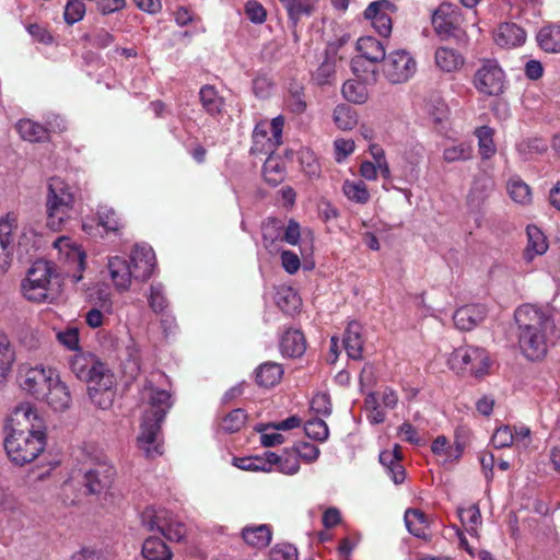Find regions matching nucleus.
I'll return each mask as SVG.
<instances>
[{
  "instance_id": "49",
  "label": "nucleus",
  "mask_w": 560,
  "mask_h": 560,
  "mask_svg": "<svg viewBox=\"0 0 560 560\" xmlns=\"http://www.w3.org/2000/svg\"><path fill=\"white\" fill-rule=\"evenodd\" d=\"M148 301L149 306L154 313L161 314L167 312L168 301L164 294V287L162 283L151 285Z\"/></svg>"
},
{
  "instance_id": "36",
  "label": "nucleus",
  "mask_w": 560,
  "mask_h": 560,
  "mask_svg": "<svg viewBox=\"0 0 560 560\" xmlns=\"http://www.w3.org/2000/svg\"><path fill=\"white\" fill-rule=\"evenodd\" d=\"M283 375L281 364L276 362H265L256 370V382L262 387H272L280 382Z\"/></svg>"
},
{
  "instance_id": "62",
  "label": "nucleus",
  "mask_w": 560,
  "mask_h": 560,
  "mask_svg": "<svg viewBox=\"0 0 560 560\" xmlns=\"http://www.w3.org/2000/svg\"><path fill=\"white\" fill-rule=\"evenodd\" d=\"M293 446H296V455L300 460L312 463L316 460L319 455V448L313 443L300 442L295 443Z\"/></svg>"
},
{
  "instance_id": "52",
  "label": "nucleus",
  "mask_w": 560,
  "mask_h": 560,
  "mask_svg": "<svg viewBox=\"0 0 560 560\" xmlns=\"http://www.w3.org/2000/svg\"><path fill=\"white\" fill-rule=\"evenodd\" d=\"M304 432L314 441H325L328 436V427L323 419L314 418L306 421Z\"/></svg>"
},
{
  "instance_id": "2",
  "label": "nucleus",
  "mask_w": 560,
  "mask_h": 560,
  "mask_svg": "<svg viewBox=\"0 0 560 560\" xmlns=\"http://www.w3.org/2000/svg\"><path fill=\"white\" fill-rule=\"evenodd\" d=\"M10 433L4 448L10 460L24 466L35 460L46 447V432L43 420L30 405L14 409L9 419Z\"/></svg>"
},
{
  "instance_id": "29",
  "label": "nucleus",
  "mask_w": 560,
  "mask_h": 560,
  "mask_svg": "<svg viewBox=\"0 0 560 560\" xmlns=\"http://www.w3.org/2000/svg\"><path fill=\"white\" fill-rule=\"evenodd\" d=\"M98 225L102 226L107 233L120 235L125 229L126 223L122 217L113 208L107 205H100L96 210Z\"/></svg>"
},
{
  "instance_id": "9",
  "label": "nucleus",
  "mask_w": 560,
  "mask_h": 560,
  "mask_svg": "<svg viewBox=\"0 0 560 560\" xmlns=\"http://www.w3.org/2000/svg\"><path fill=\"white\" fill-rule=\"evenodd\" d=\"M518 331L544 332L553 335L556 324L552 311L548 306L523 304L514 313Z\"/></svg>"
},
{
  "instance_id": "25",
  "label": "nucleus",
  "mask_w": 560,
  "mask_h": 560,
  "mask_svg": "<svg viewBox=\"0 0 560 560\" xmlns=\"http://www.w3.org/2000/svg\"><path fill=\"white\" fill-rule=\"evenodd\" d=\"M493 188L494 182L491 177L487 175L476 177L467 196L469 209L474 212L479 211Z\"/></svg>"
},
{
  "instance_id": "47",
  "label": "nucleus",
  "mask_w": 560,
  "mask_h": 560,
  "mask_svg": "<svg viewBox=\"0 0 560 560\" xmlns=\"http://www.w3.org/2000/svg\"><path fill=\"white\" fill-rule=\"evenodd\" d=\"M459 518L468 533L476 534L477 526L481 522V513L477 504H472L467 509H458Z\"/></svg>"
},
{
  "instance_id": "34",
  "label": "nucleus",
  "mask_w": 560,
  "mask_h": 560,
  "mask_svg": "<svg viewBox=\"0 0 560 560\" xmlns=\"http://www.w3.org/2000/svg\"><path fill=\"white\" fill-rule=\"evenodd\" d=\"M528 244L524 252L526 261H532L535 256L542 255L548 249V244L544 233L535 225L527 226Z\"/></svg>"
},
{
  "instance_id": "5",
  "label": "nucleus",
  "mask_w": 560,
  "mask_h": 560,
  "mask_svg": "<svg viewBox=\"0 0 560 560\" xmlns=\"http://www.w3.org/2000/svg\"><path fill=\"white\" fill-rule=\"evenodd\" d=\"M60 288V275L48 260H36L21 282L23 296L32 302H51Z\"/></svg>"
},
{
  "instance_id": "26",
  "label": "nucleus",
  "mask_w": 560,
  "mask_h": 560,
  "mask_svg": "<svg viewBox=\"0 0 560 560\" xmlns=\"http://www.w3.org/2000/svg\"><path fill=\"white\" fill-rule=\"evenodd\" d=\"M283 234V220L267 218L261 224V236L264 247L271 254L278 253L281 248Z\"/></svg>"
},
{
  "instance_id": "61",
  "label": "nucleus",
  "mask_w": 560,
  "mask_h": 560,
  "mask_svg": "<svg viewBox=\"0 0 560 560\" xmlns=\"http://www.w3.org/2000/svg\"><path fill=\"white\" fill-rule=\"evenodd\" d=\"M90 44L93 47L104 49L115 42V36L106 28H97L89 36Z\"/></svg>"
},
{
  "instance_id": "23",
  "label": "nucleus",
  "mask_w": 560,
  "mask_h": 560,
  "mask_svg": "<svg viewBox=\"0 0 560 560\" xmlns=\"http://www.w3.org/2000/svg\"><path fill=\"white\" fill-rule=\"evenodd\" d=\"M107 268L116 290L119 292L129 290L132 281H135L130 262L122 257L115 256L109 258Z\"/></svg>"
},
{
  "instance_id": "8",
  "label": "nucleus",
  "mask_w": 560,
  "mask_h": 560,
  "mask_svg": "<svg viewBox=\"0 0 560 560\" xmlns=\"http://www.w3.org/2000/svg\"><path fill=\"white\" fill-rule=\"evenodd\" d=\"M450 368L457 373H470L481 377L488 373L490 360L485 349L464 346L456 348L448 358Z\"/></svg>"
},
{
  "instance_id": "15",
  "label": "nucleus",
  "mask_w": 560,
  "mask_h": 560,
  "mask_svg": "<svg viewBox=\"0 0 560 560\" xmlns=\"http://www.w3.org/2000/svg\"><path fill=\"white\" fill-rule=\"evenodd\" d=\"M383 73L392 84L407 82L416 72L417 63L411 55L404 49H398L385 55Z\"/></svg>"
},
{
  "instance_id": "22",
  "label": "nucleus",
  "mask_w": 560,
  "mask_h": 560,
  "mask_svg": "<svg viewBox=\"0 0 560 560\" xmlns=\"http://www.w3.org/2000/svg\"><path fill=\"white\" fill-rule=\"evenodd\" d=\"M487 314L485 305L467 304L455 311L453 320L459 330L470 331L486 319Z\"/></svg>"
},
{
  "instance_id": "54",
  "label": "nucleus",
  "mask_w": 560,
  "mask_h": 560,
  "mask_svg": "<svg viewBox=\"0 0 560 560\" xmlns=\"http://www.w3.org/2000/svg\"><path fill=\"white\" fill-rule=\"evenodd\" d=\"M375 368L371 363H366L359 374V388L361 393H371L376 385Z\"/></svg>"
},
{
  "instance_id": "45",
  "label": "nucleus",
  "mask_w": 560,
  "mask_h": 560,
  "mask_svg": "<svg viewBox=\"0 0 560 560\" xmlns=\"http://www.w3.org/2000/svg\"><path fill=\"white\" fill-rule=\"evenodd\" d=\"M299 160L302 167L303 173L310 179H316L320 176L322 168L318 160L314 155V153L310 150H301L299 153Z\"/></svg>"
},
{
  "instance_id": "57",
  "label": "nucleus",
  "mask_w": 560,
  "mask_h": 560,
  "mask_svg": "<svg viewBox=\"0 0 560 560\" xmlns=\"http://www.w3.org/2000/svg\"><path fill=\"white\" fill-rule=\"evenodd\" d=\"M352 74L355 77L352 78V82H358V86L352 85V104H364L369 98L368 85H371L372 83L363 81L361 71Z\"/></svg>"
},
{
  "instance_id": "35",
  "label": "nucleus",
  "mask_w": 560,
  "mask_h": 560,
  "mask_svg": "<svg viewBox=\"0 0 560 560\" xmlns=\"http://www.w3.org/2000/svg\"><path fill=\"white\" fill-rule=\"evenodd\" d=\"M200 103L207 114L211 116L220 115L224 108V98L213 85H203L199 92Z\"/></svg>"
},
{
  "instance_id": "32",
  "label": "nucleus",
  "mask_w": 560,
  "mask_h": 560,
  "mask_svg": "<svg viewBox=\"0 0 560 560\" xmlns=\"http://www.w3.org/2000/svg\"><path fill=\"white\" fill-rule=\"evenodd\" d=\"M287 10L288 18L295 27L303 15L313 14L318 0H279Z\"/></svg>"
},
{
  "instance_id": "53",
  "label": "nucleus",
  "mask_w": 560,
  "mask_h": 560,
  "mask_svg": "<svg viewBox=\"0 0 560 560\" xmlns=\"http://www.w3.org/2000/svg\"><path fill=\"white\" fill-rule=\"evenodd\" d=\"M85 14V4L81 0H70L67 2L63 19L67 24L73 25L81 21Z\"/></svg>"
},
{
  "instance_id": "21",
  "label": "nucleus",
  "mask_w": 560,
  "mask_h": 560,
  "mask_svg": "<svg viewBox=\"0 0 560 560\" xmlns=\"http://www.w3.org/2000/svg\"><path fill=\"white\" fill-rule=\"evenodd\" d=\"M550 338V334L518 331L521 351L530 361L541 360L546 357Z\"/></svg>"
},
{
  "instance_id": "19",
  "label": "nucleus",
  "mask_w": 560,
  "mask_h": 560,
  "mask_svg": "<svg viewBox=\"0 0 560 560\" xmlns=\"http://www.w3.org/2000/svg\"><path fill=\"white\" fill-rule=\"evenodd\" d=\"M396 5L389 0H377L371 2L364 10V18L372 22L373 27L384 37L392 33V16L396 12Z\"/></svg>"
},
{
  "instance_id": "16",
  "label": "nucleus",
  "mask_w": 560,
  "mask_h": 560,
  "mask_svg": "<svg viewBox=\"0 0 560 560\" xmlns=\"http://www.w3.org/2000/svg\"><path fill=\"white\" fill-rule=\"evenodd\" d=\"M115 468L106 460H97L86 468L82 476V483L88 494H101L113 483Z\"/></svg>"
},
{
  "instance_id": "46",
  "label": "nucleus",
  "mask_w": 560,
  "mask_h": 560,
  "mask_svg": "<svg viewBox=\"0 0 560 560\" xmlns=\"http://www.w3.org/2000/svg\"><path fill=\"white\" fill-rule=\"evenodd\" d=\"M349 332H350V323H348L347 326L345 327V334H343L341 343H339V338L338 337L332 336L330 338L329 352H328L327 358H326L328 363L335 364L337 362L341 349H345L346 352H347V355L350 357V350H349L350 336H349Z\"/></svg>"
},
{
  "instance_id": "60",
  "label": "nucleus",
  "mask_w": 560,
  "mask_h": 560,
  "mask_svg": "<svg viewBox=\"0 0 560 560\" xmlns=\"http://www.w3.org/2000/svg\"><path fill=\"white\" fill-rule=\"evenodd\" d=\"M492 445L495 448L509 447L514 442V434L509 425L501 427L495 430L491 438Z\"/></svg>"
},
{
  "instance_id": "17",
  "label": "nucleus",
  "mask_w": 560,
  "mask_h": 560,
  "mask_svg": "<svg viewBox=\"0 0 560 560\" xmlns=\"http://www.w3.org/2000/svg\"><path fill=\"white\" fill-rule=\"evenodd\" d=\"M16 230V214L11 212L0 219V275L11 267Z\"/></svg>"
},
{
  "instance_id": "50",
  "label": "nucleus",
  "mask_w": 560,
  "mask_h": 560,
  "mask_svg": "<svg viewBox=\"0 0 560 560\" xmlns=\"http://www.w3.org/2000/svg\"><path fill=\"white\" fill-rule=\"evenodd\" d=\"M472 148L470 144L462 142L457 145H452L443 151V159L447 163L457 161H467L472 158Z\"/></svg>"
},
{
  "instance_id": "7",
  "label": "nucleus",
  "mask_w": 560,
  "mask_h": 560,
  "mask_svg": "<svg viewBox=\"0 0 560 560\" xmlns=\"http://www.w3.org/2000/svg\"><path fill=\"white\" fill-rule=\"evenodd\" d=\"M463 15L456 5L442 3L432 15V25L442 40L454 39L457 45L465 46L468 35L463 27Z\"/></svg>"
},
{
  "instance_id": "38",
  "label": "nucleus",
  "mask_w": 560,
  "mask_h": 560,
  "mask_svg": "<svg viewBox=\"0 0 560 560\" xmlns=\"http://www.w3.org/2000/svg\"><path fill=\"white\" fill-rule=\"evenodd\" d=\"M142 556L145 560H172L170 548L160 537L155 536H150L144 540Z\"/></svg>"
},
{
  "instance_id": "18",
  "label": "nucleus",
  "mask_w": 560,
  "mask_h": 560,
  "mask_svg": "<svg viewBox=\"0 0 560 560\" xmlns=\"http://www.w3.org/2000/svg\"><path fill=\"white\" fill-rule=\"evenodd\" d=\"M66 122L59 116H54V121L48 120L47 126L40 125L31 119H21L16 124L19 135L30 142H43L48 140L50 132H62Z\"/></svg>"
},
{
  "instance_id": "39",
  "label": "nucleus",
  "mask_w": 560,
  "mask_h": 560,
  "mask_svg": "<svg viewBox=\"0 0 560 560\" xmlns=\"http://www.w3.org/2000/svg\"><path fill=\"white\" fill-rule=\"evenodd\" d=\"M405 523L410 534L419 538H427L428 518L422 511L408 509L405 513Z\"/></svg>"
},
{
  "instance_id": "1",
  "label": "nucleus",
  "mask_w": 560,
  "mask_h": 560,
  "mask_svg": "<svg viewBox=\"0 0 560 560\" xmlns=\"http://www.w3.org/2000/svg\"><path fill=\"white\" fill-rule=\"evenodd\" d=\"M57 340L67 349L77 351L69 359V366L78 380L88 383V395L91 401L100 409H109L116 395L115 375L110 369L93 353L79 349L80 338L77 327H68L57 332Z\"/></svg>"
},
{
  "instance_id": "40",
  "label": "nucleus",
  "mask_w": 560,
  "mask_h": 560,
  "mask_svg": "<svg viewBox=\"0 0 560 560\" xmlns=\"http://www.w3.org/2000/svg\"><path fill=\"white\" fill-rule=\"evenodd\" d=\"M537 40L539 46L547 52L560 51V26L551 25L542 27L538 35Z\"/></svg>"
},
{
  "instance_id": "14",
  "label": "nucleus",
  "mask_w": 560,
  "mask_h": 560,
  "mask_svg": "<svg viewBox=\"0 0 560 560\" xmlns=\"http://www.w3.org/2000/svg\"><path fill=\"white\" fill-rule=\"evenodd\" d=\"M56 376L55 370L45 368L43 364L36 366L23 364L19 372L22 388L36 399L46 394Z\"/></svg>"
},
{
  "instance_id": "58",
  "label": "nucleus",
  "mask_w": 560,
  "mask_h": 560,
  "mask_svg": "<svg viewBox=\"0 0 560 560\" xmlns=\"http://www.w3.org/2000/svg\"><path fill=\"white\" fill-rule=\"evenodd\" d=\"M270 560H298V549L291 544H277L270 550Z\"/></svg>"
},
{
  "instance_id": "4",
  "label": "nucleus",
  "mask_w": 560,
  "mask_h": 560,
  "mask_svg": "<svg viewBox=\"0 0 560 560\" xmlns=\"http://www.w3.org/2000/svg\"><path fill=\"white\" fill-rule=\"evenodd\" d=\"M75 188L61 177H51L47 186V226L60 231L75 214Z\"/></svg>"
},
{
  "instance_id": "42",
  "label": "nucleus",
  "mask_w": 560,
  "mask_h": 560,
  "mask_svg": "<svg viewBox=\"0 0 560 560\" xmlns=\"http://www.w3.org/2000/svg\"><path fill=\"white\" fill-rule=\"evenodd\" d=\"M277 305L287 314H293L301 307L302 301L291 288H285L277 293Z\"/></svg>"
},
{
  "instance_id": "27",
  "label": "nucleus",
  "mask_w": 560,
  "mask_h": 560,
  "mask_svg": "<svg viewBox=\"0 0 560 560\" xmlns=\"http://www.w3.org/2000/svg\"><path fill=\"white\" fill-rule=\"evenodd\" d=\"M39 399L45 400L54 410L63 411L70 407L71 395L68 386L57 375L46 394Z\"/></svg>"
},
{
  "instance_id": "64",
  "label": "nucleus",
  "mask_w": 560,
  "mask_h": 560,
  "mask_svg": "<svg viewBox=\"0 0 560 560\" xmlns=\"http://www.w3.org/2000/svg\"><path fill=\"white\" fill-rule=\"evenodd\" d=\"M70 560H115V558L107 552L82 549L74 553Z\"/></svg>"
},
{
  "instance_id": "13",
  "label": "nucleus",
  "mask_w": 560,
  "mask_h": 560,
  "mask_svg": "<svg viewBox=\"0 0 560 560\" xmlns=\"http://www.w3.org/2000/svg\"><path fill=\"white\" fill-rule=\"evenodd\" d=\"M54 247L58 250V260L63 266V273L71 278L73 283L79 282L85 268V253L65 236L56 240Z\"/></svg>"
},
{
  "instance_id": "44",
  "label": "nucleus",
  "mask_w": 560,
  "mask_h": 560,
  "mask_svg": "<svg viewBox=\"0 0 560 560\" xmlns=\"http://www.w3.org/2000/svg\"><path fill=\"white\" fill-rule=\"evenodd\" d=\"M508 191L510 197L515 202L526 205L532 200V191L529 186L518 177H513L509 180Z\"/></svg>"
},
{
  "instance_id": "41",
  "label": "nucleus",
  "mask_w": 560,
  "mask_h": 560,
  "mask_svg": "<svg viewBox=\"0 0 560 560\" xmlns=\"http://www.w3.org/2000/svg\"><path fill=\"white\" fill-rule=\"evenodd\" d=\"M478 138L479 153L483 160L492 158L497 148L493 142V130L488 126H482L476 130Z\"/></svg>"
},
{
  "instance_id": "63",
  "label": "nucleus",
  "mask_w": 560,
  "mask_h": 560,
  "mask_svg": "<svg viewBox=\"0 0 560 560\" xmlns=\"http://www.w3.org/2000/svg\"><path fill=\"white\" fill-rule=\"evenodd\" d=\"M245 12L247 18L256 24H261L266 21L267 12L265 8L256 0H249L245 4Z\"/></svg>"
},
{
  "instance_id": "43",
  "label": "nucleus",
  "mask_w": 560,
  "mask_h": 560,
  "mask_svg": "<svg viewBox=\"0 0 560 560\" xmlns=\"http://www.w3.org/2000/svg\"><path fill=\"white\" fill-rule=\"evenodd\" d=\"M15 360V351L7 335L0 334V380L4 378Z\"/></svg>"
},
{
  "instance_id": "33",
  "label": "nucleus",
  "mask_w": 560,
  "mask_h": 560,
  "mask_svg": "<svg viewBox=\"0 0 560 560\" xmlns=\"http://www.w3.org/2000/svg\"><path fill=\"white\" fill-rule=\"evenodd\" d=\"M262 175L265 180L272 186L281 184L287 175V167L282 158L270 154L264 163Z\"/></svg>"
},
{
  "instance_id": "10",
  "label": "nucleus",
  "mask_w": 560,
  "mask_h": 560,
  "mask_svg": "<svg viewBox=\"0 0 560 560\" xmlns=\"http://www.w3.org/2000/svg\"><path fill=\"white\" fill-rule=\"evenodd\" d=\"M284 127V117L277 116L271 121H259L253 131V144L250 153L273 154L275 150L282 143V131Z\"/></svg>"
},
{
  "instance_id": "12",
  "label": "nucleus",
  "mask_w": 560,
  "mask_h": 560,
  "mask_svg": "<svg viewBox=\"0 0 560 560\" xmlns=\"http://www.w3.org/2000/svg\"><path fill=\"white\" fill-rule=\"evenodd\" d=\"M474 86L487 96H499L505 89V74L497 60L485 59L474 75Z\"/></svg>"
},
{
  "instance_id": "3",
  "label": "nucleus",
  "mask_w": 560,
  "mask_h": 560,
  "mask_svg": "<svg viewBox=\"0 0 560 560\" xmlns=\"http://www.w3.org/2000/svg\"><path fill=\"white\" fill-rule=\"evenodd\" d=\"M155 376L164 377V374H152L143 384L141 392L142 421L137 444L147 458L153 459L163 454V439L161 425L173 406L170 392L160 389L154 385Z\"/></svg>"
},
{
  "instance_id": "30",
  "label": "nucleus",
  "mask_w": 560,
  "mask_h": 560,
  "mask_svg": "<svg viewBox=\"0 0 560 560\" xmlns=\"http://www.w3.org/2000/svg\"><path fill=\"white\" fill-rule=\"evenodd\" d=\"M495 43L502 47H515L526 39L525 31L515 23H503L495 33Z\"/></svg>"
},
{
  "instance_id": "20",
  "label": "nucleus",
  "mask_w": 560,
  "mask_h": 560,
  "mask_svg": "<svg viewBox=\"0 0 560 560\" xmlns=\"http://www.w3.org/2000/svg\"><path fill=\"white\" fill-rule=\"evenodd\" d=\"M130 269L135 281L144 282L153 273L155 268V254L151 246L137 244L130 254Z\"/></svg>"
},
{
  "instance_id": "28",
  "label": "nucleus",
  "mask_w": 560,
  "mask_h": 560,
  "mask_svg": "<svg viewBox=\"0 0 560 560\" xmlns=\"http://www.w3.org/2000/svg\"><path fill=\"white\" fill-rule=\"evenodd\" d=\"M305 350L306 340L303 332L294 328L287 329L280 340L281 353L289 358H299Z\"/></svg>"
},
{
  "instance_id": "51",
  "label": "nucleus",
  "mask_w": 560,
  "mask_h": 560,
  "mask_svg": "<svg viewBox=\"0 0 560 560\" xmlns=\"http://www.w3.org/2000/svg\"><path fill=\"white\" fill-rule=\"evenodd\" d=\"M246 418L245 410L234 409L222 419L221 427L225 432H237L245 425Z\"/></svg>"
},
{
  "instance_id": "48",
  "label": "nucleus",
  "mask_w": 560,
  "mask_h": 560,
  "mask_svg": "<svg viewBox=\"0 0 560 560\" xmlns=\"http://www.w3.org/2000/svg\"><path fill=\"white\" fill-rule=\"evenodd\" d=\"M287 105L290 110L295 114H301L306 109L304 89L302 85L298 83L290 84Z\"/></svg>"
},
{
  "instance_id": "11",
  "label": "nucleus",
  "mask_w": 560,
  "mask_h": 560,
  "mask_svg": "<svg viewBox=\"0 0 560 560\" xmlns=\"http://www.w3.org/2000/svg\"><path fill=\"white\" fill-rule=\"evenodd\" d=\"M142 521L149 530H156L171 541H179L186 534L185 525L165 509H145Z\"/></svg>"
},
{
  "instance_id": "59",
  "label": "nucleus",
  "mask_w": 560,
  "mask_h": 560,
  "mask_svg": "<svg viewBox=\"0 0 560 560\" xmlns=\"http://www.w3.org/2000/svg\"><path fill=\"white\" fill-rule=\"evenodd\" d=\"M311 409L316 416H328L331 411V402L328 394L317 393L311 400Z\"/></svg>"
},
{
  "instance_id": "55",
  "label": "nucleus",
  "mask_w": 560,
  "mask_h": 560,
  "mask_svg": "<svg viewBox=\"0 0 560 560\" xmlns=\"http://www.w3.org/2000/svg\"><path fill=\"white\" fill-rule=\"evenodd\" d=\"M235 465L244 470H271V466L268 464L266 455L264 457L236 458Z\"/></svg>"
},
{
  "instance_id": "6",
  "label": "nucleus",
  "mask_w": 560,
  "mask_h": 560,
  "mask_svg": "<svg viewBox=\"0 0 560 560\" xmlns=\"http://www.w3.org/2000/svg\"><path fill=\"white\" fill-rule=\"evenodd\" d=\"M357 56L352 58V73L362 72L366 83L376 82V63L385 59L383 44L372 36L360 37L355 45Z\"/></svg>"
},
{
  "instance_id": "31",
  "label": "nucleus",
  "mask_w": 560,
  "mask_h": 560,
  "mask_svg": "<svg viewBox=\"0 0 560 560\" xmlns=\"http://www.w3.org/2000/svg\"><path fill=\"white\" fill-rule=\"evenodd\" d=\"M434 58L438 68L447 73L458 71L465 62L462 54L448 47H439Z\"/></svg>"
},
{
  "instance_id": "24",
  "label": "nucleus",
  "mask_w": 560,
  "mask_h": 560,
  "mask_svg": "<svg viewBox=\"0 0 560 560\" xmlns=\"http://www.w3.org/2000/svg\"><path fill=\"white\" fill-rule=\"evenodd\" d=\"M267 462L271 470H278L282 474L294 475L300 469V459L296 455V446L284 448L281 454L266 452Z\"/></svg>"
},
{
  "instance_id": "56",
  "label": "nucleus",
  "mask_w": 560,
  "mask_h": 560,
  "mask_svg": "<svg viewBox=\"0 0 560 560\" xmlns=\"http://www.w3.org/2000/svg\"><path fill=\"white\" fill-rule=\"evenodd\" d=\"M364 405L365 409L371 411L369 418L372 423L378 424L385 421V412L380 408L375 392L368 394Z\"/></svg>"
},
{
  "instance_id": "37",
  "label": "nucleus",
  "mask_w": 560,
  "mask_h": 560,
  "mask_svg": "<svg viewBox=\"0 0 560 560\" xmlns=\"http://www.w3.org/2000/svg\"><path fill=\"white\" fill-rule=\"evenodd\" d=\"M271 529L268 525L247 526L242 530L244 541L255 548H264L271 541Z\"/></svg>"
}]
</instances>
